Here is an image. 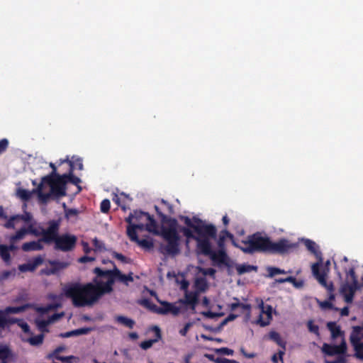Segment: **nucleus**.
Here are the masks:
<instances>
[{"label": "nucleus", "mask_w": 363, "mask_h": 363, "mask_svg": "<svg viewBox=\"0 0 363 363\" xmlns=\"http://www.w3.org/2000/svg\"><path fill=\"white\" fill-rule=\"evenodd\" d=\"M221 233L225 234L230 240L234 247L245 254L262 252L283 256L290 254L298 247V243L293 242L286 238H280L274 242L268 236H262L259 232L248 235L246 240L241 241L240 244L236 242L234 235L228 230H223Z\"/></svg>", "instance_id": "f257e3e1"}, {"label": "nucleus", "mask_w": 363, "mask_h": 363, "mask_svg": "<svg viewBox=\"0 0 363 363\" xmlns=\"http://www.w3.org/2000/svg\"><path fill=\"white\" fill-rule=\"evenodd\" d=\"M97 277L94 279L95 284L87 283H72L65 286L64 291L66 297L72 301L76 307L91 306L96 302L101 296L107 294L105 291L103 281H98Z\"/></svg>", "instance_id": "f03ea898"}, {"label": "nucleus", "mask_w": 363, "mask_h": 363, "mask_svg": "<svg viewBox=\"0 0 363 363\" xmlns=\"http://www.w3.org/2000/svg\"><path fill=\"white\" fill-rule=\"evenodd\" d=\"M47 224V230L44 233L43 239L45 243H54L55 250L62 252H69L75 248L77 242L76 235L70 233L59 235L61 225L60 219L50 220Z\"/></svg>", "instance_id": "7ed1b4c3"}, {"label": "nucleus", "mask_w": 363, "mask_h": 363, "mask_svg": "<svg viewBox=\"0 0 363 363\" xmlns=\"http://www.w3.org/2000/svg\"><path fill=\"white\" fill-rule=\"evenodd\" d=\"M171 221L172 224L161 228L160 235L167 242L165 245L161 246V252L164 255L176 256L180 252V236L177 231V220Z\"/></svg>", "instance_id": "20e7f679"}, {"label": "nucleus", "mask_w": 363, "mask_h": 363, "mask_svg": "<svg viewBox=\"0 0 363 363\" xmlns=\"http://www.w3.org/2000/svg\"><path fill=\"white\" fill-rule=\"evenodd\" d=\"M108 262L113 265V269L104 270L99 267H96L93 271L97 277L106 278L107 279L106 282H103L105 291H106L107 294L113 291V285L115 281H119L125 285H128L129 281H133L132 272H130L128 274H123L116 267L113 262L110 260Z\"/></svg>", "instance_id": "39448f33"}, {"label": "nucleus", "mask_w": 363, "mask_h": 363, "mask_svg": "<svg viewBox=\"0 0 363 363\" xmlns=\"http://www.w3.org/2000/svg\"><path fill=\"white\" fill-rule=\"evenodd\" d=\"M125 220L128 223V226L141 225L143 230L145 229L148 232L158 234L155 220L147 212L135 210L133 213H130Z\"/></svg>", "instance_id": "423d86ee"}, {"label": "nucleus", "mask_w": 363, "mask_h": 363, "mask_svg": "<svg viewBox=\"0 0 363 363\" xmlns=\"http://www.w3.org/2000/svg\"><path fill=\"white\" fill-rule=\"evenodd\" d=\"M182 219L187 226L186 228L193 229L198 235L216 238V228L214 225L203 224L201 219L196 217L191 220L188 216H182Z\"/></svg>", "instance_id": "0eeeda50"}, {"label": "nucleus", "mask_w": 363, "mask_h": 363, "mask_svg": "<svg viewBox=\"0 0 363 363\" xmlns=\"http://www.w3.org/2000/svg\"><path fill=\"white\" fill-rule=\"evenodd\" d=\"M47 184L50 186L51 192L57 196H65L66 195L67 180L65 179L63 174L57 175V177H44L42 179V183L39 186V189H41L43 184Z\"/></svg>", "instance_id": "6e6552de"}, {"label": "nucleus", "mask_w": 363, "mask_h": 363, "mask_svg": "<svg viewBox=\"0 0 363 363\" xmlns=\"http://www.w3.org/2000/svg\"><path fill=\"white\" fill-rule=\"evenodd\" d=\"M347 279L350 284H342L340 288V293L344 296L345 302L349 303L352 301L356 290L359 288L354 269H350L347 273Z\"/></svg>", "instance_id": "1a4fd4ad"}, {"label": "nucleus", "mask_w": 363, "mask_h": 363, "mask_svg": "<svg viewBox=\"0 0 363 363\" xmlns=\"http://www.w3.org/2000/svg\"><path fill=\"white\" fill-rule=\"evenodd\" d=\"M137 230H143L142 225H131L127 227L126 233L130 240L135 242L139 246L145 250H151L154 246L152 239H139L136 232Z\"/></svg>", "instance_id": "9d476101"}, {"label": "nucleus", "mask_w": 363, "mask_h": 363, "mask_svg": "<svg viewBox=\"0 0 363 363\" xmlns=\"http://www.w3.org/2000/svg\"><path fill=\"white\" fill-rule=\"evenodd\" d=\"M47 264L49 266L46 267L40 271V275L51 276L59 274L61 271L67 269L70 263L69 262H62L60 260H51L48 259Z\"/></svg>", "instance_id": "9b49d317"}, {"label": "nucleus", "mask_w": 363, "mask_h": 363, "mask_svg": "<svg viewBox=\"0 0 363 363\" xmlns=\"http://www.w3.org/2000/svg\"><path fill=\"white\" fill-rule=\"evenodd\" d=\"M213 265L221 268L223 267H230L231 259L226 252V250L213 251L209 256Z\"/></svg>", "instance_id": "f8f14e48"}, {"label": "nucleus", "mask_w": 363, "mask_h": 363, "mask_svg": "<svg viewBox=\"0 0 363 363\" xmlns=\"http://www.w3.org/2000/svg\"><path fill=\"white\" fill-rule=\"evenodd\" d=\"M162 306H157L155 304L150 306V308L157 314L167 315L171 313L174 315H177L180 312V308L173 303H169L165 301H159Z\"/></svg>", "instance_id": "ddd939ff"}, {"label": "nucleus", "mask_w": 363, "mask_h": 363, "mask_svg": "<svg viewBox=\"0 0 363 363\" xmlns=\"http://www.w3.org/2000/svg\"><path fill=\"white\" fill-rule=\"evenodd\" d=\"M322 350L325 354L328 356L345 354L347 351V345L345 340H342L341 344L339 345L324 343L322 347Z\"/></svg>", "instance_id": "4468645a"}, {"label": "nucleus", "mask_w": 363, "mask_h": 363, "mask_svg": "<svg viewBox=\"0 0 363 363\" xmlns=\"http://www.w3.org/2000/svg\"><path fill=\"white\" fill-rule=\"evenodd\" d=\"M209 238H211L209 236H199L196 240V247L199 253L208 257L214 251L211 249V244Z\"/></svg>", "instance_id": "2eb2a0df"}, {"label": "nucleus", "mask_w": 363, "mask_h": 363, "mask_svg": "<svg viewBox=\"0 0 363 363\" xmlns=\"http://www.w3.org/2000/svg\"><path fill=\"white\" fill-rule=\"evenodd\" d=\"M44 262V259L42 256L38 255L34 257L31 261L26 264H20L18 269L21 272H33L35 269Z\"/></svg>", "instance_id": "dca6fc26"}, {"label": "nucleus", "mask_w": 363, "mask_h": 363, "mask_svg": "<svg viewBox=\"0 0 363 363\" xmlns=\"http://www.w3.org/2000/svg\"><path fill=\"white\" fill-rule=\"evenodd\" d=\"M45 231L43 233V235H45ZM43 238H41L40 239H38V240H33L30 242H24L22 246L21 249L24 252H31V251H40L43 250L44 246L43 245V242H45Z\"/></svg>", "instance_id": "f3484780"}, {"label": "nucleus", "mask_w": 363, "mask_h": 363, "mask_svg": "<svg viewBox=\"0 0 363 363\" xmlns=\"http://www.w3.org/2000/svg\"><path fill=\"white\" fill-rule=\"evenodd\" d=\"M259 308H261L262 313H264L267 315V320L264 321L262 319V316L260 314L259 319L257 320V323L259 324L260 326L264 327L269 324L270 320L272 319V306L270 305H264L263 302H262L259 305Z\"/></svg>", "instance_id": "a211bd4d"}, {"label": "nucleus", "mask_w": 363, "mask_h": 363, "mask_svg": "<svg viewBox=\"0 0 363 363\" xmlns=\"http://www.w3.org/2000/svg\"><path fill=\"white\" fill-rule=\"evenodd\" d=\"M199 296L198 292L186 291L184 299H180L179 302L184 305L189 306L192 310H195L199 301Z\"/></svg>", "instance_id": "6ab92c4d"}, {"label": "nucleus", "mask_w": 363, "mask_h": 363, "mask_svg": "<svg viewBox=\"0 0 363 363\" xmlns=\"http://www.w3.org/2000/svg\"><path fill=\"white\" fill-rule=\"evenodd\" d=\"M64 162L69 163V173L63 174L65 179L67 180V183L70 182L74 185H78L79 183H81V179L73 174V171L74 169V162L72 160H69L68 158L62 161V162Z\"/></svg>", "instance_id": "aec40b11"}, {"label": "nucleus", "mask_w": 363, "mask_h": 363, "mask_svg": "<svg viewBox=\"0 0 363 363\" xmlns=\"http://www.w3.org/2000/svg\"><path fill=\"white\" fill-rule=\"evenodd\" d=\"M350 340L354 346L357 357L363 359V344H362L361 337L350 335Z\"/></svg>", "instance_id": "412c9836"}, {"label": "nucleus", "mask_w": 363, "mask_h": 363, "mask_svg": "<svg viewBox=\"0 0 363 363\" xmlns=\"http://www.w3.org/2000/svg\"><path fill=\"white\" fill-rule=\"evenodd\" d=\"M320 264L318 262L313 264L311 267L312 272L313 276L317 279L318 282L323 286H326L328 283L326 281L325 274V272H320Z\"/></svg>", "instance_id": "4be33fe9"}, {"label": "nucleus", "mask_w": 363, "mask_h": 363, "mask_svg": "<svg viewBox=\"0 0 363 363\" xmlns=\"http://www.w3.org/2000/svg\"><path fill=\"white\" fill-rule=\"evenodd\" d=\"M33 304L26 303L20 306H8L3 311L4 314H18L26 311L28 308H33Z\"/></svg>", "instance_id": "5701e85b"}, {"label": "nucleus", "mask_w": 363, "mask_h": 363, "mask_svg": "<svg viewBox=\"0 0 363 363\" xmlns=\"http://www.w3.org/2000/svg\"><path fill=\"white\" fill-rule=\"evenodd\" d=\"M236 270L239 275H242L245 273H249L252 271L257 272V267L254 265H250L248 264H242L236 265Z\"/></svg>", "instance_id": "b1692460"}, {"label": "nucleus", "mask_w": 363, "mask_h": 363, "mask_svg": "<svg viewBox=\"0 0 363 363\" xmlns=\"http://www.w3.org/2000/svg\"><path fill=\"white\" fill-rule=\"evenodd\" d=\"M7 314H3L0 315V328H5L6 326L18 324V323L21 322V319L16 318H6V315Z\"/></svg>", "instance_id": "393cba45"}, {"label": "nucleus", "mask_w": 363, "mask_h": 363, "mask_svg": "<svg viewBox=\"0 0 363 363\" xmlns=\"http://www.w3.org/2000/svg\"><path fill=\"white\" fill-rule=\"evenodd\" d=\"M194 286L196 288V291L194 292H198L199 294L201 292H204L208 289V283L206 279L204 277H199L195 280Z\"/></svg>", "instance_id": "a878e982"}, {"label": "nucleus", "mask_w": 363, "mask_h": 363, "mask_svg": "<svg viewBox=\"0 0 363 363\" xmlns=\"http://www.w3.org/2000/svg\"><path fill=\"white\" fill-rule=\"evenodd\" d=\"M328 330L331 333V336L333 339H335L342 335V332L340 330L339 325L335 322H329L327 324Z\"/></svg>", "instance_id": "bb28decb"}, {"label": "nucleus", "mask_w": 363, "mask_h": 363, "mask_svg": "<svg viewBox=\"0 0 363 363\" xmlns=\"http://www.w3.org/2000/svg\"><path fill=\"white\" fill-rule=\"evenodd\" d=\"M267 271L268 272V277L270 278L274 277L277 274H285L291 272V271L286 272L284 269L276 267H268Z\"/></svg>", "instance_id": "cd10ccee"}, {"label": "nucleus", "mask_w": 363, "mask_h": 363, "mask_svg": "<svg viewBox=\"0 0 363 363\" xmlns=\"http://www.w3.org/2000/svg\"><path fill=\"white\" fill-rule=\"evenodd\" d=\"M27 234L26 228H21L18 230L15 235H13L10 237V242L16 243V241L22 240L24 238L25 235Z\"/></svg>", "instance_id": "c85d7f7f"}, {"label": "nucleus", "mask_w": 363, "mask_h": 363, "mask_svg": "<svg viewBox=\"0 0 363 363\" xmlns=\"http://www.w3.org/2000/svg\"><path fill=\"white\" fill-rule=\"evenodd\" d=\"M0 256L5 262L9 263L11 262V255L7 245H0Z\"/></svg>", "instance_id": "c756f323"}, {"label": "nucleus", "mask_w": 363, "mask_h": 363, "mask_svg": "<svg viewBox=\"0 0 363 363\" xmlns=\"http://www.w3.org/2000/svg\"><path fill=\"white\" fill-rule=\"evenodd\" d=\"M303 243L308 251L314 255L318 254V246L314 241L310 239H305L303 240Z\"/></svg>", "instance_id": "7c9ffc66"}, {"label": "nucleus", "mask_w": 363, "mask_h": 363, "mask_svg": "<svg viewBox=\"0 0 363 363\" xmlns=\"http://www.w3.org/2000/svg\"><path fill=\"white\" fill-rule=\"evenodd\" d=\"M117 321L130 329H132L135 325L133 320L122 315L117 317Z\"/></svg>", "instance_id": "2f4dec72"}, {"label": "nucleus", "mask_w": 363, "mask_h": 363, "mask_svg": "<svg viewBox=\"0 0 363 363\" xmlns=\"http://www.w3.org/2000/svg\"><path fill=\"white\" fill-rule=\"evenodd\" d=\"M180 231L183 233V235L186 238L187 240L193 239L196 241V240L199 238V235H195L191 230V228L186 227H182L180 228Z\"/></svg>", "instance_id": "473e14b6"}, {"label": "nucleus", "mask_w": 363, "mask_h": 363, "mask_svg": "<svg viewBox=\"0 0 363 363\" xmlns=\"http://www.w3.org/2000/svg\"><path fill=\"white\" fill-rule=\"evenodd\" d=\"M155 209L158 215V216L160 218L162 223H167L168 225L172 224L171 220H176L175 218L169 217L164 214L160 209V208L157 206H155Z\"/></svg>", "instance_id": "72a5a7b5"}, {"label": "nucleus", "mask_w": 363, "mask_h": 363, "mask_svg": "<svg viewBox=\"0 0 363 363\" xmlns=\"http://www.w3.org/2000/svg\"><path fill=\"white\" fill-rule=\"evenodd\" d=\"M269 337L274 341L278 345L282 347L285 350V342L281 339L280 335L275 331H272L269 333Z\"/></svg>", "instance_id": "f704fd0d"}, {"label": "nucleus", "mask_w": 363, "mask_h": 363, "mask_svg": "<svg viewBox=\"0 0 363 363\" xmlns=\"http://www.w3.org/2000/svg\"><path fill=\"white\" fill-rule=\"evenodd\" d=\"M44 340V335L39 334L38 335H35L28 339V342L31 345L38 346L43 343Z\"/></svg>", "instance_id": "c9c22d12"}, {"label": "nucleus", "mask_w": 363, "mask_h": 363, "mask_svg": "<svg viewBox=\"0 0 363 363\" xmlns=\"http://www.w3.org/2000/svg\"><path fill=\"white\" fill-rule=\"evenodd\" d=\"M11 353L10 350L8 347H3L0 348V359H1V363H7L6 359L9 357Z\"/></svg>", "instance_id": "e433bc0d"}, {"label": "nucleus", "mask_w": 363, "mask_h": 363, "mask_svg": "<svg viewBox=\"0 0 363 363\" xmlns=\"http://www.w3.org/2000/svg\"><path fill=\"white\" fill-rule=\"evenodd\" d=\"M50 320H36V324L38 328V329L44 333V332H48V325L50 323Z\"/></svg>", "instance_id": "4c0bfd02"}, {"label": "nucleus", "mask_w": 363, "mask_h": 363, "mask_svg": "<svg viewBox=\"0 0 363 363\" xmlns=\"http://www.w3.org/2000/svg\"><path fill=\"white\" fill-rule=\"evenodd\" d=\"M18 220H19V215L11 216L4 224V227L9 229H13L15 228V221Z\"/></svg>", "instance_id": "58836bf2"}, {"label": "nucleus", "mask_w": 363, "mask_h": 363, "mask_svg": "<svg viewBox=\"0 0 363 363\" xmlns=\"http://www.w3.org/2000/svg\"><path fill=\"white\" fill-rule=\"evenodd\" d=\"M111 208V202L108 199H104L100 205V210L104 213H107Z\"/></svg>", "instance_id": "ea45409f"}, {"label": "nucleus", "mask_w": 363, "mask_h": 363, "mask_svg": "<svg viewBox=\"0 0 363 363\" xmlns=\"http://www.w3.org/2000/svg\"><path fill=\"white\" fill-rule=\"evenodd\" d=\"M307 326H308V330L311 333H314L317 336H319V335H320V333H319V327H318V325H315L313 323V320H309L308 322V323H307Z\"/></svg>", "instance_id": "a19ab883"}, {"label": "nucleus", "mask_w": 363, "mask_h": 363, "mask_svg": "<svg viewBox=\"0 0 363 363\" xmlns=\"http://www.w3.org/2000/svg\"><path fill=\"white\" fill-rule=\"evenodd\" d=\"M18 195L19 196V197L21 199H23L24 201L29 200L31 196L30 192L28 190L23 189H18Z\"/></svg>", "instance_id": "79ce46f5"}, {"label": "nucleus", "mask_w": 363, "mask_h": 363, "mask_svg": "<svg viewBox=\"0 0 363 363\" xmlns=\"http://www.w3.org/2000/svg\"><path fill=\"white\" fill-rule=\"evenodd\" d=\"M323 287H325L328 290L329 298L330 300H335V288L333 282L330 281L329 283H327L326 286H324Z\"/></svg>", "instance_id": "37998d69"}, {"label": "nucleus", "mask_w": 363, "mask_h": 363, "mask_svg": "<svg viewBox=\"0 0 363 363\" xmlns=\"http://www.w3.org/2000/svg\"><path fill=\"white\" fill-rule=\"evenodd\" d=\"M216 352L219 354L223 355H233L234 354V351L228 347H221L218 349H216Z\"/></svg>", "instance_id": "c03bdc74"}, {"label": "nucleus", "mask_w": 363, "mask_h": 363, "mask_svg": "<svg viewBox=\"0 0 363 363\" xmlns=\"http://www.w3.org/2000/svg\"><path fill=\"white\" fill-rule=\"evenodd\" d=\"M65 350V347L63 346H59L57 347L55 350H54V352H53V354L55 356V358L58 360H61V361H67V359L69 357H61V356H58L57 354L62 352L63 350Z\"/></svg>", "instance_id": "a18cd8bd"}, {"label": "nucleus", "mask_w": 363, "mask_h": 363, "mask_svg": "<svg viewBox=\"0 0 363 363\" xmlns=\"http://www.w3.org/2000/svg\"><path fill=\"white\" fill-rule=\"evenodd\" d=\"M93 245L95 247V250L101 251L105 250V245L103 242L99 240L96 238L92 240Z\"/></svg>", "instance_id": "49530a36"}, {"label": "nucleus", "mask_w": 363, "mask_h": 363, "mask_svg": "<svg viewBox=\"0 0 363 363\" xmlns=\"http://www.w3.org/2000/svg\"><path fill=\"white\" fill-rule=\"evenodd\" d=\"M333 300H330V298L328 301H324L320 303V306L323 308H328V309H333L335 311H338L339 309L337 308L334 307L332 301Z\"/></svg>", "instance_id": "de8ad7c7"}, {"label": "nucleus", "mask_w": 363, "mask_h": 363, "mask_svg": "<svg viewBox=\"0 0 363 363\" xmlns=\"http://www.w3.org/2000/svg\"><path fill=\"white\" fill-rule=\"evenodd\" d=\"M225 237H226V235L225 234L220 235V237L218 240V242H217L218 247V250H226L225 246Z\"/></svg>", "instance_id": "09e8293b"}, {"label": "nucleus", "mask_w": 363, "mask_h": 363, "mask_svg": "<svg viewBox=\"0 0 363 363\" xmlns=\"http://www.w3.org/2000/svg\"><path fill=\"white\" fill-rule=\"evenodd\" d=\"M112 256H113V257L117 259L118 260H119L123 263L128 262V259L125 256L122 255L121 253H118L117 252L113 251L112 252Z\"/></svg>", "instance_id": "8fccbe9b"}, {"label": "nucleus", "mask_w": 363, "mask_h": 363, "mask_svg": "<svg viewBox=\"0 0 363 363\" xmlns=\"http://www.w3.org/2000/svg\"><path fill=\"white\" fill-rule=\"evenodd\" d=\"M215 363H238L236 360L228 359L225 357H216V359H213Z\"/></svg>", "instance_id": "3c124183"}, {"label": "nucleus", "mask_w": 363, "mask_h": 363, "mask_svg": "<svg viewBox=\"0 0 363 363\" xmlns=\"http://www.w3.org/2000/svg\"><path fill=\"white\" fill-rule=\"evenodd\" d=\"M202 315L206 318L213 319L215 318L219 317L222 315V313H218L215 312H212L211 311L202 312Z\"/></svg>", "instance_id": "603ef678"}, {"label": "nucleus", "mask_w": 363, "mask_h": 363, "mask_svg": "<svg viewBox=\"0 0 363 363\" xmlns=\"http://www.w3.org/2000/svg\"><path fill=\"white\" fill-rule=\"evenodd\" d=\"M193 325V323H191V322H189L185 324L184 327L181 329L179 330V334L182 335V336H184L185 337L189 331V330L190 329V328Z\"/></svg>", "instance_id": "864d4df0"}, {"label": "nucleus", "mask_w": 363, "mask_h": 363, "mask_svg": "<svg viewBox=\"0 0 363 363\" xmlns=\"http://www.w3.org/2000/svg\"><path fill=\"white\" fill-rule=\"evenodd\" d=\"M156 341V340H148L143 341L140 343V347L143 350L149 349L152 347V344Z\"/></svg>", "instance_id": "5fc2aeb1"}, {"label": "nucleus", "mask_w": 363, "mask_h": 363, "mask_svg": "<svg viewBox=\"0 0 363 363\" xmlns=\"http://www.w3.org/2000/svg\"><path fill=\"white\" fill-rule=\"evenodd\" d=\"M9 146V140L6 138L0 140V154L5 152Z\"/></svg>", "instance_id": "6e6d98bb"}, {"label": "nucleus", "mask_w": 363, "mask_h": 363, "mask_svg": "<svg viewBox=\"0 0 363 363\" xmlns=\"http://www.w3.org/2000/svg\"><path fill=\"white\" fill-rule=\"evenodd\" d=\"M289 278L291 279V281L288 282L292 284L296 288H301L303 286V281H297L294 277H289Z\"/></svg>", "instance_id": "4d7b16f0"}, {"label": "nucleus", "mask_w": 363, "mask_h": 363, "mask_svg": "<svg viewBox=\"0 0 363 363\" xmlns=\"http://www.w3.org/2000/svg\"><path fill=\"white\" fill-rule=\"evenodd\" d=\"M161 203L166 206L167 211L169 214L174 213V207L171 203H169L168 201L164 199L161 200Z\"/></svg>", "instance_id": "13d9d810"}, {"label": "nucleus", "mask_w": 363, "mask_h": 363, "mask_svg": "<svg viewBox=\"0 0 363 363\" xmlns=\"http://www.w3.org/2000/svg\"><path fill=\"white\" fill-rule=\"evenodd\" d=\"M96 259L94 257H89L87 255H84L79 258L78 262L79 263H86L89 262H93Z\"/></svg>", "instance_id": "bf43d9fd"}, {"label": "nucleus", "mask_w": 363, "mask_h": 363, "mask_svg": "<svg viewBox=\"0 0 363 363\" xmlns=\"http://www.w3.org/2000/svg\"><path fill=\"white\" fill-rule=\"evenodd\" d=\"M363 330V323L361 326H354L353 327L352 333L351 335H357V337H360L361 332Z\"/></svg>", "instance_id": "052dcab7"}, {"label": "nucleus", "mask_w": 363, "mask_h": 363, "mask_svg": "<svg viewBox=\"0 0 363 363\" xmlns=\"http://www.w3.org/2000/svg\"><path fill=\"white\" fill-rule=\"evenodd\" d=\"M50 167L52 168V172L50 174L47 175L46 177H57V175H60L59 174L57 173V167L54 163L50 162Z\"/></svg>", "instance_id": "680f3d73"}, {"label": "nucleus", "mask_w": 363, "mask_h": 363, "mask_svg": "<svg viewBox=\"0 0 363 363\" xmlns=\"http://www.w3.org/2000/svg\"><path fill=\"white\" fill-rule=\"evenodd\" d=\"M18 325L22 328V330L25 333H28L30 330L29 325L26 322H23L21 319V322L18 323Z\"/></svg>", "instance_id": "e2e57ef3"}, {"label": "nucleus", "mask_w": 363, "mask_h": 363, "mask_svg": "<svg viewBox=\"0 0 363 363\" xmlns=\"http://www.w3.org/2000/svg\"><path fill=\"white\" fill-rule=\"evenodd\" d=\"M77 335H82L88 334L91 330V329L89 328H82L77 329Z\"/></svg>", "instance_id": "0e129e2a"}, {"label": "nucleus", "mask_w": 363, "mask_h": 363, "mask_svg": "<svg viewBox=\"0 0 363 363\" xmlns=\"http://www.w3.org/2000/svg\"><path fill=\"white\" fill-rule=\"evenodd\" d=\"M82 247H83V250H84V253L86 255H87V254L91 252L92 249L89 247L88 242H82Z\"/></svg>", "instance_id": "69168bd1"}, {"label": "nucleus", "mask_w": 363, "mask_h": 363, "mask_svg": "<svg viewBox=\"0 0 363 363\" xmlns=\"http://www.w3.org/2000/svg\"><path fill=\"white\" fill-rule=\"evenodd\" d=\"M46 230H47V228H41V230H40V231L35 228V229H34V230H32L31 234H32V235H35V236H37V237H38V236H42V238H43V233L44 231H46Z\"/></svg>", "instance_id": "338daca9"}, {"label": "nucleus", "mask_w": 363, "mask_h": 363, "mask_svg": "<svg viewBox=\"0 0 363 363\" xmlns=\"http://www.w3.org/2000/svg\"><path fill=\"white\" fill-rule=\"evenodd\" d=\"M32 216L30 213H26L25 215H19V220H23L26 222H28L31 220Z\"/></svg>", "instance_id": "774afa93"}]
</instances>
